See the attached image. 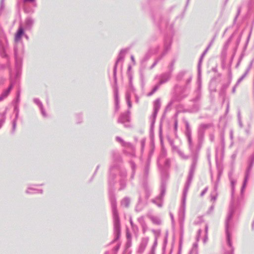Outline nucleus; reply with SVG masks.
Here are the masks:
<instances>
[{
	"instance_id": "8fccbe9b",
	"label": "nucleus",
	"mask_w": 254,
	"mask_h": 254,
	"mask_svg": "<svg viewBox=\"0 0 254 254\" xmlns=\"http://www.w3.org/2000/svg\"><path fill=\"white\" fill-rule=\"evenodd\" d=\"M205 233H206V234L207 235V231H208V226L206 225L205 226Z\"/></svg>"
},
{
	"instance_id": "6e6552de",
	"label": "nucleus",
	"mask_w": 254,
	"mask_h": 254,
	"mask_svg": "<svg viewBox=\"0 0 254 254\" xmlns=\"http://www.w3.org/2000/svg\"><path fill=\"white\" fill-rule=\"evenodd\" d=\"M165 192V187L163 185L161 187V193L160 195L156 198L152 199L153 203L156 204L158 206L161 207L162 206V198Z\"/></svg>"
},
{
	"instance_id": "c9c22d12",
	"label": "nucleus",
	"mask_w": 254,
	"mask_h": 254,
	"mask_svg": "<svg viewBox=\"0 0 254 254\" xmlns=\"http://www.w3.org/2000/svg\"><path fill=\"white\" fill-rule=\"evenodd\" d=\"M190 129L189 124L188 122H186V129Z\"/></svg>"
},
{
	"instance_id": "4468645a",
	"label": "nucleus",
	"mask_w": 254,
	"mask_h": 254,
	"mask_svg": "<svg viewBox=\"0 0 254 254\" xmlns=\"http://www.w3.org/2000/svg\"><path fill=\"white\" fill-rule=\"evenodd\" d=\"M138 221L141 226L143 232L144 233L147 231L148 228L146 224L144 221V218L143 217L138 218Z\"/></svg>"
},
{
	"instance_id": "2f4dec72",
	"label": "nucleus",
	"mask_w": 254,
	"mask_h": 254,
	"mask_svg": "<svg viewBox=\"0 0 254 254\" xmlns=\"http://www.w3.org/2000/svg\"><path fill=\"white\" fill-rule=\"evenodd\" d=\"M4 0H1V1H0V9L1 10L3 9L4 7Z\"/></svg>"
},
{
	"instance_id": "4d7b16f0",
	"label": "nucleus",
	"mask_w": 254,
	"mask_h": 254,
	"mask_svg": "<svg viewBox=\"0 0 254 254\" xmlns=\"http://www.w3.org/2000/svg\"><path fill=\"white\" fill-rule=\"evenodd\" d=\"M212 43H213V41H212L210 43V44H209V45H210V46H211V45H212Z\"/></svg>"
},
{
	"instance_id": "5fc2aeb1",
	"label": "nucleus",
	"mask_w": 254,
	"mask_h": 254,
	"mask_svg": "<svg viewBox=\"0 0 254 254\" xmlns=\"http://www.w3.org/2000/svg\"><path fill=\"white\" fill-rule=\"evenodd\" d=\"M25 37H26V39H28V37L27 35H24Z\"/></svg>"
},
{
	"instance_id": "0eeeda50",
	"label": "nucleus",
	"mask_w": 254,
	"mask_h": 254,
	"mask_svg": "<svg viewBox=\"0 0 254 254\" xmlns=\"http://www.w3.org/2000/svg\"><path fill=\"white\" fill-rule=\"evenodd\" d=\"M187 190H185L184 192V196L183 198L182 206L180 211V224L183 225L185 217V205H186V197Z\"/></svg>"
},
{
	"instance_id": "ea45409f",
	"label": "nucleus",
	"mask_w": 254,
	"mask_h": 254,
	"mask_svg": "<svg viewBox=\"0 0 254 254\" xmlns=\"http://www.w3.org/2000/svg\"><path fill=\"white\" fill-rule=\"evenodd\" d=\"M213 209H214V205H212L210 207V209H209V211H208V213H210V212L212 211L213 210Z\"/></svg>"
},
{
	"instance_id": "13d9d810",
	"label": "nucleus",
	"mask_w": 254,
	"mask_h": 254,
	"mask_svg": "<svg viewBox=\"0 0 254 254\" xmlns=\"http://www.w3.org/2000/svg\"><path fill=\"white\" fill-rule=\"evenodd\" d=\"M151 254H155V253H154V252H153V251H152V252L151 253Z\"/></svg>"
},
{
	"instance_id": "052dcab7",
	"label": "nucleus",
	"mask_w": 254,
	"mask_h": 254,
	"mask_svg": "<svg viewBox=\"0 0 254 254\" xmlns=\"http://www.w3.org/2000/svg\"><path fill=\"white\" fill-rule=\"evenodd\" d=\"M198 233H200V230H199V231H198Z\"/></svg>"
},
{
	"instance_id": "e433bc0d",
	"label": "nucleus",
	"mask_w": 254,
	"mask_h": 254,
	"mask_svg": "<svg viewBox=\"0 0 254 254\" xmlns=\"http://www.w3.org/2000/svg\"><path fill=\"white\" fill-rule=\"evenodd\" d=\"M135 98V102L136 103H138L139 102V97L138 96L134 94Z\"/></svg>"
},
{
	"instance_id": "2eb2a0df",
	"label": "nucleus",
	"mask_w": 254,
	"mask_h": 254,
	"mask_svg": "<svg viewBox=\"0 0 254 254\" xmlns=\"http://www.w3.org/2000/svg\"><path fill=\"white\" fill-rule=\"evenodd\" d=\"M34 23V20L31 17H28L25 20V27L27 29H30Z\"/></svg>"
},
{
	"instance_id": "7ed1b4c3",
	"label": "nucleus",
	"mask_w": 254,
	"mask_h": 254,
	"mask_svg": "<svg viewBox=\"0 0 254 254\" xmlns=\"http://www.w3.org/2000/svg\"><path fill=\"white\" fill-rule=\"evenodd\" d=\"M254 164V152L252 154V155L251 156L250 158V161L248 167L246 170L245 177L244 181V183L242 188V192L245 189L247 183L248 182V180L249 179V176L251 174V172L253 168V166Z\"/></svg>"
},
{
	"instance_id": "72a5a7b5",
	"label": "nucleus",
	"mask_w": 254,
	"mask_h": 254,
	"mask_svg": "<svg viewBox=\"0 0 254 254\" xmlns=\"http://www.w3.org/2000/svg\"><path fill=\"white\" fill-rule=\"evenodd\" d=\"M40 109H41V113L43 115V116L45 117H46L47 116L46 114L45 111L44 110L43 107H42V108H40Z\"/></svg>"
},
{
	"instance_id": "9b49d317",
	"label": "nucleus",
	"mask_w": 254,
	"mask_h": 254,
	"mask_svg": "<svg viewBox=\"0 0 254 254\" xmlns=\"http://www.w3.org/2000/svg\"><path fill=\"white\" fill-rule=\"evenodd\" d=\"M170 48V43H169L168 44H165V45L164 51L163 52L162 56L158 58L156 60V61L154 62L153 64L150 67L151 69L153 68L156 65V64H157V63L162 58V57L166 54V53L168 52V51L169 50Z\"/></svg>"
},
{
	"instance_id": "79ce46f5",
	"label": "nucleus",
	"mask_w": 254,
	"mask_h": 254,
	"mask_svg": "<svg viewBox=\"0 0 254 254\" xmlns=\"http://www.w3.org/2000/svg\"><path fill=\"white\" fill-rule=\"evenodd\" d=\"M170 217H171V220L172 221V222L174 221V216H173V215L172 213H170Z\"/></svg>"
},
{
	"instance_id": "09e8293b",
	"label": "nucleus",
	"mask_w": 254,
	"mask_h": 254,
	"mask_svg": "<svg viewBox=\"0 0 254 254\" xmlns=\"http://www.w3.org/2000/svg\"><path fill=\"white\" fill-rule=\"evenodd\" d=\"M5 98L4 97H3V96L1 95L0 96V101H2L3 99H4Z\"/></svg>"
},
{
	"instance_id": "58836bf2",
	"label": "nucleus",
	"mask_w": 254,
	"mask_h": 254,
	"mask_svg": "<svg viewBox=\"0 0 254 254\" xmlns=\"http://www.w3.org/2000/svg\"><path fill=\"white\" fill-rule=\"evenodd\" d=\"M185 74V72H182L181 73H180L178 76V78H181Z\"/></svg>"
},
{
	"instance_id": "3c124183",
	"label": "nucleus",
	"mask_w": 254,
	"mask_h": 254,
	"mask_svg": "<svg viewBox=\"0 0 254 254\" xmlns=\"http://www.w3.org/2000/svg\"><path fill=\"white\" fill-rule=\"evenodd\" d=\"M236 86H236V85H235V86L233 87V88L232 92H233V93H235V90H236Z\"/></svg>"
},
{
	"instance_id": "4c0bfd02",
	"label": "nucleus",
	"mask_w": 254,
	"mask_h": 254,
	"mask_svg": "<svg viewBox=\"0 0 254 254\" xmlns=\"http://www.w3.org/2000/svg\"><path fill=\"white\" fill-rule=\"evenodd\" d=\"M35 1V0H24V2H34Z\"/></svg>"
},
{
	"instance_id": "49530a36",
	"label": "nucleus",
	"mask_w": 254,
	"mask_h": 254,
	"mask_svg": "<svg viewBox=\"0 0 254 254\" xmlns=\"http://www.w3.org/2000/svg\"><path fill=\"white\" fill-rule=\"evenodd\" d=\"M149 167L147 165L145 167V173H147L148 172Z\"/></svg>"
},
{
	"instance_id": "680f3d73",
	"label": "nucleus",
	"mask_w": 254,
	"mask_h": 254,
	"mask_svg": "<svg viewBox=\"0 0 254 254\" xmlns=\"http://www.w3.org/2000/svg\"><path fill=\"white\" fill-rule=\"evenodd\" d=\"M1 83V81H0V84Z\"/></svg>"
},
{
	"instance_id": "dca6fc26",
	"label": "nucleus",
	"mask_w": 254,
	"mask_h": 254,
	"mask_svg": "<svg viewBox=\"0 0 254 254\" xmlns=\"http://www.w3.org/2000/svg\"><path fill=\"white\" fill-rule=\"evenodd\" d=\"M43 190H37L31 187H29L27 189L26 191V192L28 194L33 193H42Z\"/></svg>"
},
{
	"instance_id": "a18cd8bd",
	"label": "nucleus",
	"mask_w": 254,
	"mask_h": 254,
	"mask_svg": "<svg viewBox=\"0 0 254 254\" xmlns=\"http://www.w3.org/2000/svg\"><path fill=\"white\" fill-rule=\"evenodd\" d=\"M3 122H4V120H0V128L1 127L2 125L3 124Z\"/></svg>"
},
{
	"instance_id": "7c9ffc66",
	"label": "nucleus",
	"mask_w": 254,
	"mask_h": 254,
	"mask_svg": "<svg viewBox=\"0 0 254 254\" xmlns=\"http://www.w3.org/2000/svg\"><path fill=\"white\" fill-rule=\"evenodd\" d=\"M210 47V45H209L206 49L204 51L203 53L202 54L201 59L200 60V62L201 60V59L202 58L203 56L206 53L207 50L209 49V48Z\"/></svg>"
},
{
	"instance_id": "f8f14e48",
	"label": "nucleus",
	"mask_w": 254,
	"mask_h": 254,
	"mask_svg": "<svg viewBox=\"0 0 254 254\" xmlns=\"http://www.w3.org/2000/svg\"><path fill=\"white\" fill-rule=\"evenodd\" d=\"M129 114L128 113H126L122 114L118 120V122L121 123H125L126 122L129 121Z\"/></svg>"
},
{
	"instance_id": "bb28decb",
	"label": "nucleus",
	"mask_w": 254,
	"mask_h": 254,
	"mask_svg": "<svg viewBox=\"0 0 254 254\" xmlns=\"http://www.w3.org/2000/svg\"><path fill=\"white\" fill-rule=\"evenodd\" d=\"M151 220L153 221V222L155 224H159L161 223V221L160 220V219L156 217H152L151 218Z\"/></svg>"
},
{
	"instance_id": "bf43d9fd",
	"label": "nucleus",
	"mask_w": 254,
	"mask_h": 254,
	"mask_svg": "<svg viewBox=\"0 0 254 254\" xmlns=\"http://www.w3.org/2000/svg\"><path fill=\"white\" fill-rule=\"evenodd\" d=\"M176 127H177V123L176 122V123H175V128H176Z\"/></svg>"
},
{
	"instance_id": "412c9836",
	"label": "nucleus",
	"mask_w": 254,
	"mask_h": 254,
	"mask_svg": "<svg viewBox=\"0 0 254 254\" xmlns=\"http://www.w3.org/2000/svg\"><path fill=\"white\" fill-rule=\"evenodd\" d=\"M129 199L127 197H125L122 200L121 204L123 206H124L125 207H128L129 206Z\"/></svg>"
},
{
	"instance_id": "4be33fe9",
	"label": "nucleus",
	"mask_w": 254,
	"mask_h": 254,
	"mask_svg": "<svg viewBox=\"0 0 254 254\" xmlns=\"http://www.w3.org/2000/svg\"><path fill=\"white\" fill-rule=\"evenodd\" d=\"M186 135L188 138L189 143H191V129H186Z\"/></svg>"
},
{
	"instance_id": "393cba45",
	"label": "nucleus",
	"mask_w": 254,
	"mask_h": 254,
	"mask_svg": "<svg viewBox=\"0 0 254 254\" xmlns=\"http://www.w3.org/2000/svg\"><path fill=\"white\" fill-rule=\"evenodd\" d=\"M18 112H17L16 115H15V120H14L13 122V125H12V131L13 132L14 131L15 128H16V120L18 118Z\"/></svg>"
},
{
	"instance_id": "5701e85b",
	"label": "nucleus",
	"mask_w": 254,
	"mask_h": 254,
	"mask_svg": "<svg viewBox=\"0 0 254 254\" xmlns=\"http://www.w3.org/2000/svg\"><path fill=\"white\" fill-rule=\"evenodd\" d=\"M249 69H248L245 73L238 80L236 84V86H237L242 80L243 79L246 77L247 74H248L249 72Z\"/></svg>"
},
{
	"instance_id": "a211bd4d",
	"label": "nucleus",
	"mask_w": 254,
	"mask_h": 254,
	"mask_svg": "<svg viewBox=\"0 0 254 254\" xmlns=\"http://www.w3.org/2000/svg\"><path fill=\"white\" fill-rule=\"evenodd\" d=\"M115 104H116V110H118L119 108V99L118 97V90L116 89L115 92Z\"/></svg>"
},
{
	"instance_id": "c756f323",
	"label": "nucleus",
	"mask_w": 254,
	"mask_h": 254,
	"mask_svg": "<svg viewBox=\"0 0 254 254\" xmlns=\"http://www.w3.org/2000/svg\"><path fill=\"white\" fill-rule=\"evenodd\" d=\"M231 187H232V193H233V191H234V185L236 183V182L234 180H231Z\"/></svg>"
},
{
	"instance_id": "603ef678",
	"label": "nucleus",
	"mask_w": 254,
	"mask_h": 254,
	"mask_svg": "<svg viewBox=\"0 0 254 254\" xmlns=\"http://www.w3.org/2000/svg\"><path fill=\"white\" fill-rule=\"evenodd\" d=\"M131 167H132V170H133L134 167H135V165L134 164L132 163L131 164Z\"/></svg>"
},
{
	"instance_id": "ddd939ff",
	"label": "nucleus",
	"mask_w": 254,
	"mask_h": 254,
	"mask_svg": "<svg viewBox=\"0 0 254 254\" xmlns=\"http://www.w3.org/2000/svg\"><path fill=\"white\" fill-rule=\"evenodd\" d=\"M125 52H126V51L125 50H122L120 52L119 56V57H118V60H117V61L116 62V65H117V64L118 63H119L120 62H122L123 60ZM116 65H115V66L114 67V76H115V74H116Z\"/></svg>"
},
{
	"instance_id": "1a4fd4ad",
	"label": "nucleus",
	"mask_w": 254,
	"mask_h": 254,
	"mask_svg": "<svg viewBox=\"0 0 254 254\" xmlns=\"http://www.w3.org/2000/svg\"><path fill=\"white\" fill-rule=\"evenodd\" d=\"M160 108V99H156L154 102V113L151 117L152 123L154 124L155 118L156 117L157 113Z\"/></svg>"
},
{
	"instance_id": "c85d7f7f",
	"label": "nucleus",
	"mask_w": 254,
	"mask_h": 254,
	"mask_svg": "<svg viewBox=\"0 0 254 254\" xmlns=\"http://www.w3.org/2000/svg\"><path fill=\"white\" fill-rule=\"evenodd\" d=\"M120 185H121V188L120 189V190H122V189H124L126 186L125 182L124 181H122L120 183Z\"/></svg>"
},
{
	"instance_id": "37998d69",
	"label": "nucleus",
	"mask_w": 254,
	"mask_h": 254,
	"mask_svg": "<svg viewBox=\"0 0 254 254\" xmlns=\"http://www.w3.org/2000/svg\"><path fill=\"white\" fill-rule=\"evenodd\" d=\"M207 239H208V237H207V235L206 234V236L203 240V241H204V243H206V242L207 241Z\"/></svg>"
},
{
	"instance_id": "b1692460",
	"label": "nucleus",
	"mask_w": 254,
	"mask_h": 254,
	"mask_svg": "<svg viewBox=\"0 0 254 254\" xmlns=\"http://www.w3.org/2000/svg\"><path fill=\"white\" fill-rule=\"evenodd\" d=\"M249 69H248L245 73L238 80L236 84V86H237L242 80L243 79L246 77L247 74H248L249 72Z\"/></svg>"
},
{
	"instance_id": "9d476101",
	"label": "nucleus",
	"mask_w": 254,
	"mask_h": 254,
	"mask_svg": "<svg viewBox=\"0 0 254 254\" xmlns=\"http://www.w3.org/2000/svg\"><path fill=\"white\" fill-rule=\"evenodd\" d=\"M23 35H24V29L21 26H20L15 35V41L17 42L20 41Z\"/></svg>"
},
{
	"instance_id": "f257e3e1",
	"label": "nucleus",
	"mask_w": 254,
	"mask_h": 254,
	"mask_svg": "<svg viewBox=\"0 0 254 254\" xmlns=\"http://www.w3.org/2000/svg\"><path fill=\"white\" fill-rule=\"evenodd\" d=\"M110 200L113 213L114 231L116 235L118 237L120 232V220L117 210L115 198L112 196L110 198Z\"/></svg>"
},
{
	"instance_id": "cd10ccee",
	"label": "nucleus",
	"mask_w": 254,
	"mask_h": 254,
	"mask_svg": "<svg viewBox=\"0 0 254 254\" xmlns=\"http://www.w3.org/2000/svg\"><path fill=\"white\" fill-rule=\"evenodd\" d=\"M34 101L37 105L39 106L40 108H42V107H43L42 104L39 99H34Z\"/></svg>"
},
{
	"instance_id": "473e14b6",
	"label": "nucleus",
	"mask_w": 254,
	"mask_h": 254,
	"mask_svg": "<svg viewBox=\"0 0 254 254\" xmlns=\"http://www.w3.org/2000/svg\"><path fill=\"white\" fill-rule=\"evenodd\" d=\"M208 188H205L204 190L201 192L200 196H202L207 191Z\"/></svg>"
},
{
	"instance_id": "a878e982",
	"label": "nucleus",
	"mask_w": 254,
	"mask_h": 254,
	"mask_svg": "<svg viewBox=\"0 0 254 254\" xmlns=\"http://www.w3.org/2000/svg\"><path fill=\"white\" fill-rule=\"evenodd\" d=\"M220 173L219 174V175L218 176L217 180L214 184V190H218V184H219V179H220Z\"/></svg>"
},
{
	"instance_id": "c03bdc74",
	"label": "nucleus",
	"mask_w": 254,
	"mask_h": 254,
	"mask_svg": "<svg viewBox=\"0 0 254 254\" xmlns=\"http://www.w3.org/2000/svg\"><path fill=\"white\" fill-rule=\"evenodd\" d=\"M239 125L241 127H242L243 126H242V122L240 120V118H239Z\"/></svg>"
},
{
	"instance_id": "20e7f679",
	"label": "nucleus",
	"mask_w": 254,
	"mask_h": 254,
	"mask_svg": "<svg viewBox=\"0 0 254 254\" xmlns=\"http://www.w3.org/2000/svg\"><path fill=\"white\" fill-rule=\"evenodd\" d=\"M234 209L231 207L230 209L229 214L228 215V216L227 217L226 220V235H227V244L230 247V248H231V242L230 240V234L229 232H228V223L229 221L232 218L233 213H234Z\"/></svg>"
},
{
	"instance_id": "aec40b11",
	"label": "nucleus",
	"mask_w": 254,
	"mask_h": 254,
	"mask_svg": "<svg viewBox=\"0 0 254 254\" xmlns=\"http://www.w3.org/2000/svg\"><path fill=\"white\" fill-rule=\"evenodd\" d=\"M12 87H13V85H12V84H11L10 85L8 88V89L4 90L3 91V92L2 93V94H1L3 96V97H4V98H6L9 94V93L10 91H11V90L12 89Z\"/></svg>"
},
{
	"instance_id": "a19ab883",
	"label": "nucleus",
	"mask_w": 254,
	"mask_h": 254,
	"mask_svg": "<svg viewBox=\"0 0 254 254\" xmlns=\"http://www.w3.org/2000/svg\"><path fill=\"white\" fill-rule=\"evenodd\" d=\"M117 140L118 141H120V142L122 143L123 142V140L122 139V138H121L120 137H117Z\"/></svg>"
},
{
	"instance_id": "de8ad7c7",
	"label": "nucleus",
	"mask_w": 254,
	"mask_h": 254,
	"mask_svg": "<svg viewBox=\"0 0 254 254\" xmlns=\"http://www.w3.org/2000/svg\"><path fill=\"white\" fill-rule=\"evenodd\" d=\"M131 60L132 61V62L134 63V62H135L134 58L133 56H132V55L131 56Z\"/></svg>"
},
{
	"instance_id": "f704fd0d",
	"label": "nucleus",
	"mask_w": 254,
	"mask_h": 254,
	"mask_svg": "<svg viewBox=\"0 0 254 254\" xmlns=\"http://www.w3.org/2000/svg\"><path fill=\"white\" fill-rule=\"evenodd\" d=\"M229 86V84H224L223 85L222 87V91H224L226 89V88L228 87V86Z\"/></svg>"
},
{
	"instance_id": "f03ea898",
	"label": "nucleus",
	"mask_w": 254,
	"mask_h": 254,
	"mask_svg": "<svg viewBox=\"0 0 254 254\" xmlns=\"http://www.w3.org/2000/svg\"><path fill=\"white\" fill-rule=\"evenodd\" d=\"M170 76L171 73L169 72L162 74L161 75H160V76L159 77V83L156 85H155L153 88L152 90L148 94V96H150L153 95V94L158 90L161 84L165 83L169 80Z\"/></svg>"
},
{
	"instance_id": "6ab92c4d",
	"label": "nucleus",
	"mask_w": 254,
	"mask_h": 254,
	"mask_svg": "<svg viewBox=\"0 0 254 254\" xmlns=\"http://www.w3.org/2000/svg\"><path fill=\"white\" fill-rule=\"evenodd\" d=\"M218 196V192L217 190H213L211 192L210 196H211V200L215 201L217 199V197Z\"/></svg>"
},
{
	"instance_id": "6e6d98bb",
	"label": "nucleus",
	"mask_w": 254,
	"mask_h": 254,
	"mask_svg": "<svg viewBox=\"0 0 254 254\" xmlns=\"http://www.w3.org/2000/svg\"><path fill=\"white\" fill-rule=\"evenodd\" d=\"M130 222L131 225H132V222L131 219L130 220Z\"/></svg>"
},
{
	"instance_id": "f3484780",
	"label": "nucleus",
	"mask_w": 254,
	"mask_h": 254,
	"mask_svg": "<svg viewBox=\"0 0 254 254\" xmlns=\"http://www.w3.org/2000/svg\"><path fill=\"white\" fill-rule=\"evenodd\" d=\"M147 240H144L140 244V247L139 248V252L141 253H142L144 250H145V248L147 245Z\"/></svg>"
},
{
	"instance_id": "39448f33",
	"label": "nucleus",
	"mask_w": 254,
	"mask_h": 254,
	"mask_svg": "<svg viewBox=\"0 0 254 254\" xmlns=\"http://www.w3.org/2000/svg\"><path fill=\"white\" fill-rule=\"evenodd\" d=\"M197 162V157L196 156H194L193 158L192 163L191 164L190 169L189 173V175L188 177V180L187 183V185L185 188V190H187L190 185V184L191 183V181L192 179L193 174L195 169L196 164Z\"/></svg>"
},
{
	"instance_id": "423d86ee",
	"label": "nucleus",
	"mask_w": 254,
	"mask_h": 254,
	"mask_svg": "<svg viewBox=\"0 0 254 254\" xmlns=\"http://www.w3.org/2000/svg\"><path fill=\"white\" fill-rule=\"evenodd\" d=\"M134 92H135V89L133 87V86L132 85V78H131V77H129V83L128 90L127 91V94H126V100L127 102L128 107L129 108L131 107V101H130L131 94L132 93L135 94Z\"/></svg>"
},
{
	"instance_id": "864d4df0",
	"label": "nucleus",
	"mask_w": 254,
	"mask_h": 254,
	"mask_svg": "<svg viewBox=\"0 0 254 254\" xmlns=\"http://www.w3.org/2000/svg\"><path fill=\"white\" fill-rule=\"evenodd\" d=\"M173 64H174V63L172 62L170 65V68H173Z\"/></svg>"
}]
</instances>
